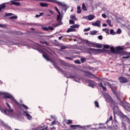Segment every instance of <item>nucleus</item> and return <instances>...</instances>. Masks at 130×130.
<instances>
[{
	"mask_svg": "<svg viewBox=\"0 0 130 130\" xmlns=\"http://www.w3.org/2000/svg\"><path fill=\"white\" fill-rule=\"evenodd\" d=\"M11 16H13L12 13H5V14H4L5 17H11Z\"/></svg>",
	"mask_w": 130,
	"mask_h": 130,
	"instance_id": "72a5a7b5",
	"label": "nucleus"
},
{
	"mask_svg": "<svg viewBox=\"0 0 130 130\" xmlns=\"http://www.w3.org/2000/svg\"><path fill=\"white\" fill-rule=\"evenodd\" d=\"M93 46L97 47V48H102V46L101 44L94 43Z\"/></svg>",
	"mask_w": 130,
	"mask_h": 130,
	"instance_id": "393cba45",
	"label": "nucleus"
},
{
	"mask_svg": "<svg viewBox=\"0 0 130 130\" xmlns=\"http://www.w3.org/2000/svg\"><path fill=\"white\" fill-rule=\"evenodd\" d=\"M60 63L61 64V67L63 68V69H64L65 70H67V68H69V67H70V64L66 62V61H64L63 60H61L60 61Z\"/></svg>",
	"mask_w": 130,
	"mask_h": 130,
	"instance_id": "9d476101",
	"label": "nucleus"
},
{
	"mask_svg": "<svg viewBox=\"0 0 130 130\" xmlns=\"http://www.w3.org/2000/svg\"><path fill=\"white\" fill-rule=\"evenodd\" d=\"M4 126H5V127H6V128H7L8 129H11V127L8 125L4 124Z\"/></svg>",
	"mask_w": 130,
	"mask_h": 130,
	"instance_id": "603ef678",
	"label": "nucleus"
},
{
	"mask_svg": "<svg viewBox=\"0 0 130 130\" xmlns=\"http://www.w3.org/2000/svg\"><path fill=\"white\" fill-rule=\"evenodd\" d=\"M90 35H95V34H97V30H92L90 31Z\"/></svg>",
	"mask_w": 130,
	"mask_h": 130,
	"instance_id": "473e14b6",
	"label": "nucleus"
},
{
	"mask_svg": "<svg viewBox=\"0 0 130 130\" xmlns=\"http://www.w3.org/2000/svg\"><path fill=\"white\" fill-rule=\"evenodd\" d=\"M61 14L60 13L58 14V15L57 16L56 21L57 22H62L61 21L62 20V17H61Z\"/></svg>",
	"mask_w": 130,
	"mask_h": 130,
	"instance_id": "6ab92c4d",
	"label": "nucleus"
},
{
	"mask_svg": "<svg viewBox=\"0 0 130 130\" xmlns=\"http://www.w3.org/2000/svg\"><path fill=\"white\" fill-rule=\"evenodd\" d=\"M111 51L112 53H114V54H116V49L114 48L113 47H111L110 48Z\"/></svg>",
	"mask_w": 130,
	"mask_h": 130,
	"instance_id": "bb28decb",
	"label": "nucleus"
},
{
	"mask_svg": "<svg viewBox=\"0 0 130 130\" xmlns=\"http://www.w3.org/2000/svg\"><path fill=\"white\" fill-rule=\"evenodd\" d=\"M61 25H62V22H57L54 27H58V26H60Z\"/></svg>",
	"mask_w": 130,
	"mask_h": 130,
	"instance_id": "2f4dec72",
	"label": "nucleus"
},
{
	"mask_svg": "<svg viewBox=\"0 0 130 130\" xmlns=\"http://www.w3.org/2000/svg\"><path fill=\"white\" fill-rule=\"evenodd\" d=\"M110 33L111 35H115V34H116V32H115L114 31V30H113V29L110 30Z\"/></svg>",
	"mask_w": 130,
	"mask_h": 130,
	"instance_id": "e433bc0d",
	"label": "nucleus"
},
{
	"mask_svg": "<svg viewBox=\"0 0 130 130\" xmlns=\"http://www.w3.org/2000/svg\"><path fill=\"white\" fill-rule=\"evenodd\" d=\"M67 47L66 46H61L60 47L61 49H67Z\"/></svg>",
	"mask_w": 130,
	"mask_h": 130,
	"instance_id": "e2e57ef3",
	"label": "nucleus"
},
{
	"mask_svg": "<svg viewBox=\"0 0 130 130\" xmlns=\"http://www.w3.org/2000/svg\"><path fill=\"white\" fill-rule=\"evenodd\" d=\"M101 21L100 20H97L95 22H92L91 25L92 26H96V27H100L101 26Z\"/></svg>",
	"mask_w": 130,
	"mask_h": 130,
	"instance_id": "2eb2a0df",
	"label": "nucleus"
},
{
	"mask_svg": "<svg viewBox=\"0 0 130 130\" xmlns=\"http://www.w3.org/2000/svg\"><path fill=\"white\" fill-rule=\"evenodd\" d=\"M81 127V125H71L70 128L71 129H78V128H79Z\"/></svg>",
	"mask_w": 130,
	"mask_h": 130,
	"instance_id": "f3484780",
	"label": "nucleus"
},
{
	"mask_svg": "<svg viewBox=\"0 0 130 130\" xmlns=\"http://www.w3.org/2000/svg\"><path fill=\"white\" fill-rule=\"evenodd\" d=\"M4 126H5V127H6V128H7L8 129H11V127L8 125L4 124Z\"/></svg>",
	"mask_w": 130,
	"mask_h": 130,
	"instance_id": "3c124183",
	"label": "nucleus"
},
{
	"mask_svg": "<svg viewBox=\"0 0 130 130\" xmlns=\"http://www.w3.org/2000/svg\"><path fill=\"white\" fill-rule=\"evenodd\" d=\"M42 29H43V30H44V31H48V30H49V28H48V27H42Z\"/></svg>",
	"mask_w": 130,
	"mask_h": 130,
	"instance_id": "8fccbe9b",
	"label": "nucleus"
},
{
	"mask_svg": "<svg viewBox=\"0 0 130 130\" xmlns=\"http://www.w3.org/2000/svg\"><path fill=\"white\" fill-rule=\"evenodd\" d=\"M82 10H83V11H87V7L85 5V3L82 4Z\"/></svg>",
	"mask_w": 130,
	"mask_h": 130,
	"instance_id": "7c9ffc66",
	"label": "nucleus"
},
{
	"mask_svg": "<svg viewBox=\"0 0 130 130\" xmlns=\"http://www.w3.org/2000/svg\"><path fill=\"white\" fill-rule=\"evenodd\" d=\"M106 22L107 23V24H108V25H109V26H110V27H112V25H111V21L108 19L106 20Z\"/></svg>",
	"mask_w": 130,
	"mask_h": 130,
	"instance_id": "58836bf2",
	"label": "nucleus"
},
{
	"mask_svg": "<svg viewBox=\"0 0 130 130\" xmlns=\"http://www.w3.org/2000/svg\"><path fill=\"white\" fill-rule=\"evenodd\" d=\"M104 98L106 99V101L108 103H110L111 104H114V101H113V99L109 95V94H105Z\"/></svg>",
	"mask_w": 130,
	"mask_h": 130,
	"instance_id": "0eeeda50",
	"label": "nucleus"
},
{
	"mask_svg": "<svg viewBox=\"0 0 130 130\" xmlns=\"http://www.w3.org/2000/svg\"><path fill=\"white\" fill-rule=\"evenodd\" d=\"M70 18L72 19V20H74L76 21L77 20V18H76V15H72L70 16Z\"/></svg>",
	"mask_w": 130,
	"mask_h": 130,
	"instance_id": "f704fd0d",
	"label": "nucleus"
},
{
	"mask_svg": "<svg viewBox=\"0 0 130 130\" xmlns=\"http://www.w3.org/2000/svg\"><path fill=\"white\" fill-rule=\"evenodd\" d=\"M110 47V46L108 45H105L104 46V49H109V48Z\"/></svg>",
	"mask_w": 130,
	"mask_h": 130,
	"instance_id": "49530a36",
	"label": "nucleus"
},
{
	"mask_svg": "<svg viewBox=\"0 0 130 130\" xmlns=\"http://www.w3.org/2000/svg\"><path fill=\"white\" fill-rule=\"evenodd\" d=\"M10 5H14V6H17V7H20V6H21V3L19 2H12Z\"/></svg>",
	"mask_w": 130,
	"mask_h": 130,
	"instance_id": "412c9836",
	"label": "nucleus"
},
{
	"mask_svg": "<svg viewBox=\"0 0 130 130\" xmlns=\"http://www.w3.org/2000/svg\"><path fill=\"white\" fill-rule=\"evenodd\" d=\"M44 14V13H40V15H36L35 16V18H39V17H41V16H43V15Z\"/></svg>",
	"mask_w": 130,
	"mask_h": 130,
	"instance_id": "4c0bfd02",
	"label": "nucleus"
},
{
	"mask_svg": "<svg viewBox=\"0 0 130 130\" xmlns=\"http://www.w3.org/2000/svg\"><path fill=\"white\" fill-rule=\"evenodd\" d=\"M123 50V48L120 47H116V54H121L122 53V51Z\"/></svg>",
	"mask_w": 130,
	"mask_h": 130,
	"instance_id": "f8f14e48",
	"label": "nucleus"
},
{
	"mask_svg": "<svg viewBox=\"0 0 130 130\" xmlns=\"http://www.w3.org/2000/svg\"><path fill=\"white\" fill-rule=\"evenodd\" d=\"M65 58H66V59H69V60H72L73 59L72 57H65Z\"/></svg>",
	"mask_w": 130,
	"mask_h": 130,
	"instance_id": "bf43d9fd",
	"label": "nucleus"
},
{
	"mask_svg": "<svg viewBox=\"0 0 130 130\" xmlns=\"http://www.w3.org/2000/svg\"><path fill=\"white\" fill-rule=\"evenodd\" d=\"M85 74H86V76L90 79H97L98 80H99V78L88 71H85Z\"/></svg>",
	"mask_w": 130,
	"mask_h": 130,
	"instance_id": "423d86ee",
	"label": "nucleus"
},
{
	"mask_svg": "<svg viewBox=\"0 0 130 130\" xmlns=\"http://www.w3.org/2000/svg\"><path fill=\"white\" fill-rule=\"evenodd\" d=\"M2 95H4V98H6V99H11L12 101H14V102L15 103V104L17 105L18 106H20L21 104L19 103V102H17V100L14 98V97L11 95V94L9 93H4L0 92V96H2Z\"/></svg>",
	"mask_w": 130,
	"mask_h": 130,
	"instance_id": "7ed1b4c3",
	"label": "nucleus"
},
{
	"mask_svg": "<svg viewBox=\"0 0 130 130\" xmlns=\"http://www.w3.org/2000/svg\"><path fill=\"white\" fill-rule=\"evenodd\" d=\"M48 11H49V13H50V14H51L52 15L54 14V12H53V11H52L51 10H49Z\"/></svg>",
	"mask_w": 130,
	"mask_h": 130,
	"instance_id": "69168bd1",
	"label": "nucleus"
},
{
	"mask_svg": "<svg viewBox=\"0 0 130 130\" xmlns=\"http://www.w3.org/2000/svg\"><path fill=\"white\" fill-rule=\"evenodd\" d=\"M0 28H7V25H6V24H0Z\"/></svg>",
	"mask_w": 130,
	"mask_h": 130,
	"instance_id": "de8ad7c7",
	"label": "nucleus"
},
{
	"mask_svg": "<svg viewBox=\"0 0 130 130\" xmlns=\"http://www.w3.org/2000/svg\"><path fill=\"white\" fill-rule=\"evenodd\" d=\"M94 104H95V107H97L98 108H99V103H98V102L95 101L94 102Z\"/></svg>",
	"mask_w": 130,
	"mask_h": 130,
	"instance_id": "79ce46f5",
	"label": "nucleus"
},
{
	"mask_svg": "<svg viewBox=\"0 0 130 130\" xmlns=\"http://www.w3.org/2000/svg\"><path fill=\"white\" fill-rule=\"evenodd\" d=\"M80 27V25L79 24H74L70 26V28H73V29H75V28H77L78 29V28Z\"/></svg>",
	"mask_w": 130,
	"mask_h": 130,
	"instance_id": "c85d7f7f",
	"label": "nucleus"
},
{
	"mask_svg": "<svg viewBox=\"0 0 130 130\" xmlns=\"http://www.w3.org/2000/svg\"><path fill=\"white\" fill-rule=\"evenodd\" d=\"M22 106L23 107V108H24V109H29V108H28V107H27V106L25 105L24 104H22Z\"/></svg>",
	"mask_w": 130,
	"mask_h": 130,
	"instance_id": "09e8293b",
	"label": "nucleus"
},
{
	"mask_svg": "<svg viewBox=\"0 0 130 130\" xmlns=\"http://www.w3.org/2000/svg\"><path fill=\"white\" fill-rule=\"evenodd\" d=\"M111 90L113 92V93L115 94V96H116V98L120 101V105H121V106L125 108L126 110H127V111H128V110L127 109H128L129 107L128 106H126V104H125L124 102H122L120 100V96H119V94H117V92H116V91H115V90H114V89H113V88H111Z\"/></svg>",
	"mask_w": 130,
	"mask_h": 130,
	"instance_id": "20e7f679",
	"label": "nucleus"
},
{
	"mask_svg": "<svg viewBox=\"0 0 130 130\" xmlns=\"http://www.w3.org/2000/svg\"><path fill=\"white\" fill-rule=\"evenodd\" d=\"M48 29L49 30H54V28H53V27L52 26H48Z\"/></svg>",
	"mask_w": 130,
	"mask_h": 130,
	"instance_id": "338daca9",
	"label": "nucleus"
},
{
	"mask_svg": "<svg viewBox=\"0 0 130 130\" xmlns=\"http://www.w3.org/2000/svg\"><path fill=\"white\" fill-rule=\"evenodd\" d=\"M83 42H85V44H87V45H88V46H92V45H93L94 46V43L92 42H90L89 41H86L85 40H83Z\"/></svg>",
	"mask_w": 130,
	"mask_h": 130,
	"instance_id": "a211bd4d",
	"label": "nucleus"
},
{
	"mask_svg": "<svg viewBox=\"0 0 130 130\" xmlns=\"http://www.w3.org/2000/svg\"><path fill=\"white\" fill-rule=\"evenodd\" d=\"M118 80L120 83H122V84H125L126 83H128V80L126 79L125 77H123L122 76H120L118 78Z\"/></svg>",
	"mask_w": 130,
	"mask_h": 130,
	"instance_id": "1a4fd4ad",
	"label": "nucleus"
},
{
	"mask_svg": "<svg viewBox=\"0 0 130 130\" xmlns=\"http://www.w3.org/2000/svg\"><path fill=\"white\" fill-rule=\"evenodd\" d=\"M21 1H22V0H14V2H21ZM33 1H37V2H39V1L43 2V1H44L45 2H47L48 3H53L54 4H56V5H59V6H61L62 11H64V13L67 12V10L69 8V6H68L67 4L59 2L56 0H33Z\"/></svg>",
	"mask_w": 130,
	"mask_h": 130,
	"instance_id": "f257e3e1",
	"label": "nucleus"
},
{
	"mask_svg": "<svg viewBox=\"0 0 130 130\" xmlns=\"http://www.w3.org/2000/svg\"><path fill=\"white\" fill-rule=\"evenodd\" d=\"M52 63H53V66H54L55 69H56L57 71H59V72H60L61 74H63V75H64V77H66L67 79H75V78H76V76L73 75H70V76H68V75H67L68 73L64 72V71L62 70V69L59 68V67H58V66L57 65V62H52Z\"/></svg>",
	"mask_w": 130,
	"mask_h": 130,
	"instance_id": "f03ea898",
	"label": "nucleus"
},
{
	"mask_svg": "<svg viewBox=\"0 0 130 130\" xmlns=\"http://www.w3.org/2000/svg\"><path fill=\"white\" fill-rule=\"evenodd\" d=\"M87 50L89 52H95V53H102V52H103V50L100 49L89 48Z\"/></svg>",
	"mask_w": 130,
	"mask_h": 130,
	"instance_id": "6e6552de",
	"label": "nucleus"
},
{
	"mask_svg": "<svg viewBox=\"0 0 130 130\" xmlns=\"http://www.w3.org/2000/svg\"><path fill=\"white\" fill-rule=\"evenodd\" d=\"M107 85L108 87H109V88H110V89H112V84H111L110 83L107 82Z\"/></svg>",
	"mask_w": 130,
	"mask_h": 130,
	"instance_id": "37998d69",
	"label": "nucleus"
},
{
	"mask_svg": "<svg viewBox=\"0 0 130 130\" xmlns=\"http://www.w3.org/2000/svg\"><path fill=\"white\" fill-rule=\"evenodd\" d=\"M67 124H72L73 123V120H68L67 122H66Z\"/></svg>",
	"mask_w": 130,
	"mask_h": 130,
	"instance_id": "a19ab883",
	"label": "nucleus"
},
{
	"mask_svg": "<svg viewBox=\"0 0 130 130\" xmlns=\"http://www.w3.org/2000/svg\"><path fill=\"white\" fill-rule=\"evenodd\" d=\"M111 120H112V116H110L109 118H108L106 122V123H107L108 122H109Z\"/></svg>",
	"mask_w": 130,
	"mask_h": 130,
	"instance_id": "ea45409f",
	"label": "nucleus"
},
{
	"mask_svg": "<svg viewBox=\"0 0 130 130\" xmlns=\"http://www.w3.org/2000/svg\"><path fill=\"white\" fill-rule=\"evenodd\" d=\"M117 34H121V29L120 28H118L116 31Z\"/></svg>",
	"mask_w": 130,
	"mask_h": 130,
	"instance_id": "c03bdc74",
	"label": "nucleus"
},
{
	"mask_svg": "<svg viewBox=\"0 0 130 130\" xmlns=\"http://www.w3.org/2000/svg\"><path fill=\"white\" fill-rule=\"evenodd\" d=\"M40 6L42 7V8H46L48 7V4L47 3H40Z\"/></svg>",
	"mask_w": 130,
	"mask_h": 130,
	"instance_id": "5701e85b",
	"label": "nucleus"
},
{
	"mask_svg": "<svg viewBox=\"0 0 130 130\" xmlns=\"http://www.w3.org/2000/svg\"><path fill=\"white\" fill-rule=\"evenodd\" d=\"M40 42L42 43V44H45L46 45L49 46V44L46 41H41Z\"/></svg>",
	"mask_w": 130,
	"mask_h": 130,
	"instance_id": "c9c22d12",
	"label": "nucleus"
},
{
	"mask_svg": "<svg viewBox=\"0 0 130 130\" xmlns=\"http://www.w3.org/2000/svg\"><path fill=\"white\" fill-rule=\"evenodd\" d=\"M17 18H18V17H17V16H11L9 18V19H11L12 20H14L15 19H17Z\"/></svg>",
	"mask_w": 130,
	"mask_h": 130,
	"instance_id": "864d4df0",
	"label": "nucleus"
},
{
	"mask_svg": "<svg viewBox=\"0 0 130 130\" xmlns=\"http://www.w3.org/2000/svg\"><path fill=\"white\" fill-rule=\"evenodd\" d=\"M88 83L89 84V87H91V88H93L96 85V83L94 81L91 80H88Z\"/></svg>",
	"mask_w": 130,
	"mask_h": 130,
	"instance_id": "ddd939ff",
	"label": "nucleus"
},
{
	"mask_svg": "<svg viewBox=\"0 0 130 130\" xmlns=\"http://www.w3.org/2000/svg\"><path fill=\"white\" fill-rule=\"evenodd\" d=\"M120 117H121V118H123V119H126V120L127 121H128V120H129V122H130V119H129V118H128L127 116H126V115L123 114V113H121L120 114Z\"/></svg>",
	"mask_w": 130,
	"mask_h": 130,
	"instance_id": "dca6fc26",
	"label": "nucleus"
},
{
	"mask_svg": "<svg viewBox=\"0 0 130 130\" xmlns=\"http://www.w3.org/2000/svg\"><path fill=\"white\" fill-rule=\"evenodd\" d=\"M23 115H25L27 117V119L29 120H31V119H32V116L30 115V114L28 113L26 111H23Z\"/></svg>",
	"mask_w": 130,
	"mask_h": 130,
	"instance_id": "4468645a",
	"label": "nucleus"
},
{
	"mask_svg": "<svg viewBox=\"0 0 130 130\" xmlns=\"http://www.w3.org/2000/svg\"><path fill=\"white\" fill-rule=\"evenodd\" d=\"M55 10L57 12L58 14H60V12L58 10V8L56 6L55 7Z\"/></svg>",
	"mask_w": 130,
	"mask_h": 130,
	"instance_id": "13d9d810",
	"label": "nucleus"
},
{
	"mask_svg": "<svg viewBox=\"0 0 130 130\" xmlns=\"http://www.w3.org/2000/svg\"><path fill=\"white\" fill-rule=\"evenodd\" d=\"M76 30L75 29V28H73V27H71L70 28H69L67 30V33H70V32H76Z\"/></svg>",
	"mask_w": 130,
	"mask_h": 130,
	"instance_id": "aec40b11",
	"label": "nucleus"
},
{
	"mask_svg": "<svg viewBox=\"0 0 130 130\" xmlns=\"http://www.w3.org/2000/svg\"><path fill=\"white\" fill-rule=\"evenodd\" d=\"M0 110L2 112V113H4V114H6V115H8V116H10V115H12L13 114V112H14V111H13V109H4L2 108H0Z\"/></svg>",
	"mask_w": 130,
	"mask_h": 130,
	"instance_id": "39448f33",
	"label": "nucleus"
},
{
	"mask_svg": "<svg viewBox=\"0 0 130 130\" xmlns=\"http://www.w3.org/2000/svg\"><path fill=\"white\" fill-rule=\"evenodd\" d=\"M40 51L41 53L43 54V57H44L46 60L48 61H51V62H52V61L50 60V59H49V58L47 56V54L46 52H44L43 50H40Z\"/></svg>",
	"mask_w": 130,
	"mask_h": 130,
	"instance_id": "9b49d317",
	"label": "nucleus"
},
{
	"mask_svg": "<svg viewBox=\"0 0 130 130\" xmlns=\"http://www.w3.org/2000/svg\"><path fill=\"white\" fill-rule=\"evenodd\" d=\"M74 62L75 63H77L78 64H80L81 63V61L79 60H76Z\"/></svg>",
	"mask_w": 130,
	"mask_h": 130,
	"instance_id": "4d7b16f0",
	"label": "nucleus"
},
{
	"mask_svg": "<svg viewBox=\"0 0 130 130\" xmlns=\"http://www.w3.org/2000/svg\"><path fill=\"white\" fill-rule=\"evenodd\" d=\"M56 122H55V121H53L51 123V126H52V125H54V124H56Z\"/></svg>",
	"mask_w": 130,
	"mask_h": 130,
	"instance_id": "0e129e2a",
	"label": "nucleus"
},
{
	"mask_svg": "<svg viewBox=\"0 0 130 130\" xmlns=\"http://www.w3.org/2000/svg\"><path fill=\"white\" fill-rule=\"evenodd\" d=\"M69 23L70 24H75V21H74L73 20H70L69 21Z\"/></svg>",
	"mask_w": 130,
	"mask_h": 130,
	"instance_id": "5fc2aeb1",
	"label": "nucleus"
},
{
	"mask_svg": "<svg viewBox=\"0 0 130 130\" xmlns=\"http://www.w3.org/2000/svg\"><path fill=\"white\" fill-rule=\"evenodd\" d=\"M98 39H99L100 40H102V39H103V37L102 35L99 36L98 37Z\"/></svg>",
	"mask_w": 130,
	"mask_h": 130,
	"instance_id": "052dcab7",
	"label": "nucleus"
},
{
	"mask_svg": "<svg viewBox=\"0 0 130 130\" xmlns=\"http://www.w3.org/2000/svg\"><path fill=\"white\" fill-rule=\"evenodd\" d=\"M53 44H55L56 46H57V45H58L59 43H58V42L57 41V40H55L54 41Z\"/></svg>",
	"mask_w": 130,
	"mask_h": 130,
	"instance_id": "a18cd8bd",
	"label": "nucleus"
},
{
	"mask_svg": "<svg viewBox=\"0 0 130 130\" xmlns=\"http://www.w3.org/2000/svg\"><path fill=\"white\" fill-rule=\"evenodd\" d=\"M6 3H3L1 5H0V12H2V10H5V8H6Z\"/></svg>",
	"mask_w": 130,
	"mask_h": 130,
	"instance_id": "4be33fe9",
	"label": "nucleus"
},
{
	"mask_svg": "<svg viewBox=\"0 0 130 130\" xmlns=\"http://www.w3.org/2000/svg\"><path fill=\"white\" fill-rule=\"evenodd\" d=\"M109 130H117V129H114V128H113L112 127H110L109 128Z\"/></svg>",
	"mask_w": 130,
	"mask_h": 130,
	"instance_id": "774afa93",
	"label": "nucleus"
},
{
	"mask_svg": "<svg viewBox=\"0 0 130 130\" xmlns=\"http://www.w3.org/2000/svg\"><path fill=\"white\" fill-rule=\"evenodd\" d=\"M77 14H81L82 13V9H81V6H77Z\"/></svg>",
	"mask_w": 130,
	"mask_h": 130,
	"instance_id": "cd10ccee",
	"label": "nucleus"
},
{
	"mask_svg": "<svg viewBox=\"0 0 130 130\" xmlns=\"http://www.w3.org/2000/svg\"><path fill=\"white\" fill-rule=\"evenodd\" d=\"M121 127L122 128H123L124 130H126V124H125L124 122H122Z\"/></svg>",
	"mask_w": 130,
	"mask_h": 130,
	"instance_id": "c756f323",
	"label": "nucleus"
},
{
	"mask_svg": "<svg viewBox=\"0 0 130 130\" xmlns=\"http://www.w3.org/2000/svg\"><path fill=\"white\" fill-rule=\"evenodd\" d=\"M94 18H95V15H94L93 14H90V15H88V20L89 21H91V20H93V19H94Z\"/></svg>",
	"mask_w": 130,
	"mask_h": 130,
	"instance_id": "a878e982",
	"label": "nucleus"
},
{
	"mask_svg": "<svg viewBox=\"0 0 130 130\" xmlns=\"http://www.w3.org/2000/svg\"><path fill=\"white\" fill-rule=\"evenodd\" d=\"M90 29L91 28L90 27H88V28H85L84 29V32H88V31H90Z\"/></svg>",
	"mask_w": 130,
	"mask_h": 130,
	"instance_id": "6e6d98bb",
	"label": "nucleus"
},
{
	"mask_svg": "<svg viewBox=\"0 0 130 130\" xmlns=\"http://www.w3.org/2000/svg\"><path fill=\"white\" fill-rule=\"evenodd\" d=\"M81 62H85V61H86V58H82L81 59Z\"/></svg>",
	"mask_w": 130,
	"mask_h": 130,
	"instance_id": "680f3d73",
	"label": "nucleus"
},
{
	"mask_svg": "<svg viewBox=\"0 0 130 130\" xmlns=\"http://www.w3.org/2000/svg\"><path fill=\"white\" fill-rule=\"evenodd\" d=\"M99 86H100V87H101V88H102L103 91H106L107 88H106V87L103 86V84H102V82L100 83Z\"/></svg>",
	"mask_w": 130,
	"mask_h": 130,
	"instance_id": "b1692460",
	"label": "nucleus"
}]
</instances>
